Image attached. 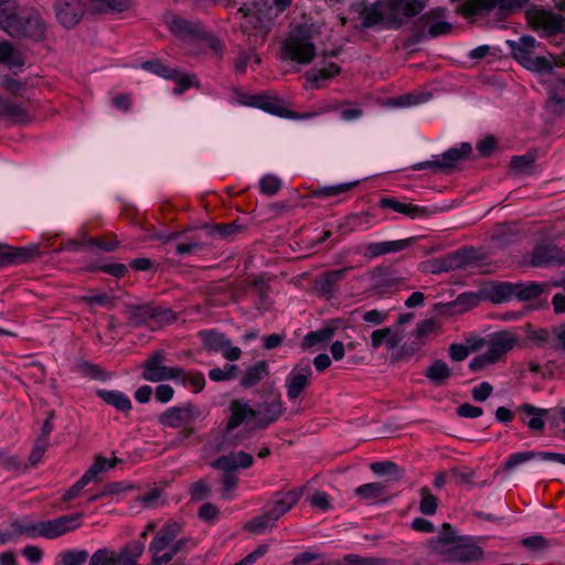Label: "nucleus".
<instances>
[{
	"label": "nucleus",
	"instance_id": "f257e3e1",
	"mask_svg": "<svg viewBox=\"0 0 565 565\" xmlns=\"http://www.w3.org/2000/svg\"><path fill=\"white\" fill-rule=\"evenodd\" d=\"M424 9L422 0H377L359 11L364 29L381 25L387 30L401 28Z\"/></svg>",
	"mask_w": 565,
	"mask_h": 565
},
{
	"label": "nucleus",
	"instance_id": "f03ea898",
	"mask_svg": "<svg viewBox=\"0 0 565 565\" xmlns=\"http://www.w3.org/2000/svg\"><path fill=\"white\" fill-rule=\"evenodd\" d=\"M180 532L181 524L174 520H169L157 532L149 544V551L152 555V565L167 564L177 553L188 545H194V542L188 537L175 540Z\"/></svg>",
	"mask_w": 565,
	"mask_h": 565
},
{
	"label": "nucleus",
	"instance_id": "7ed1b4c3",
	"mask_svg": "<svg viewBox=\"0 0 565 565\" xmlns=\"http://www.w3.org/2000/svg\"><path fill=\"white\" fill-rule=\"evenodd\" d=\"M317 55L316 45L312 42L311 31L305 24L295 26L280 44V57L307 65Z\"/></svg>",
	"mask_w": 565,
	"mask_h": 565
},
{
	"label": "nucleus",
	"instance_id": "20e7f679",
	"mask_svg": "<svg viewBox=\"0 0 565 565\" xmlns=\"http://www.w3.org/2000/svg\"><path fill=\"white\" fill-rule=\"evenodd\" d=\"M164 22L169 31L181 40H207L214 50L221 47L220 42L211 38L200 22L190 21L175 14H167Z\"/></svg>",
	"mask_w": 565,
	"mask_h": 565
},
{
	"label": "nucleus",
	"instance_id": "39448f33",
	"mask_svg": "<svg viewBox=\"0 0 565 565\" xmlns=\"http://www.w3.org/2000/svg\"><path fill=\"white\" fill-rule=\"evenodd\" d=\"M0 26L11 36H34L43 35V25L36 17H30L22 21L17 14H4L0 12Z\"/></svg>",
	"mask_w": 565,
	"mask_h": 565
},
{
	"label": "nucleus",
	"instance_id": "423d86ee",
	"mask_svg": "<svg viewBox=\"0 0 565 565\" xmlns=\"http://www.w3.org/2000/svg\"><path fill=\"white\" fill-rule=\"evenodd\" d=\"M83 513L62 515L53 520L36 522L38 537L54 540L81 526Z\"/></svg>",
	"mask_w": 565,
	"mask_h": 565
},
{
	"label": "nucleus",
	"instance_id": "0eeeda50",
	"mask_svg": "<svg viewBox=\"0 0 565 565\" xmlns=\"http://www.w3.org/2000/svg\"><path fill=\"white\" fill-rule=\"evenodd\" d=\"M313 376L310 363L300 362L288 373L285 380L286 394L290 402L296 403L309 386Z\"/></svg>",
	"mask_w": 565,
	"mask_h": 565
},
{
	"label": "nucleus",
	"instance_id": "6e6552de",
	"mask_svg": "<svg viewBox=\"0 0 565 565\" xmlns=\"http://www.w3.org/2000/svg\"><path fill=\"white\" fill-rule=\"evenodd\" d=\"M142 379L149 382H162L177 379L182 375L181 367L164 365V354L156 352L143 362Z\"/></svg>",
	"mask_w": 565,
	"mask_h": 565
},
{
	"label": "nucleus",
	"instance_id": "1a4fd4ad",
	"mask_svg": "<svg viewBox=\"0 0 565 565\" xmlns=\"http://www.w3.org/2000/svg\"><path fill=\"white\" fill-rule=\"evenodd\" d=\"M201 416V411L193 404L182 407H170L159 417L164 427L188 429Z\"/></svg>",
	"mask_w": 565,
	"mask_h": 565
},
{
	"label": "nucleus",
	"instance_id": "9d476101",
	"mask_svg": "<svg viewBox=\"0 0 565 565\" xmlns=\"http://www.w3.org/2000/svg\"><path fill=\"white\" fill-rule=\"evenodd\" d=\"M228 411L230 415L224 430L226 435L242 425H250L257 416V412L244 399H233Z\"/></svg>",
	"mask_w": 565,
	"mask_h": 565
},
{
	"label": "nucleus",
	"instance_id": "9b49d317",
	"mask_svg": "<svg viewBox=\"0 0 565 565\" xmlns=\"http://www.w3.org/2000/svg\"><path fill=\"white\" fill-rule=\"evenodd\" d=\"M521 420L529 427L530 430L537 433L542 431L545 423L550 422L553 425V408H540L532 404H523L518 408Z\"/></svg>",
	"mask_w": 565,
	"mask_h": 565
},
{
	"label": "nucleus",
	"instance_id": "f8f14e48",
	"mask_svg": "<svg viewBox=\"0 0 565 565\" xmlns=\"http://www.w3.org/2000/svg\"><path fill=\"white\" fill-rule=\"evenodd\" d=\"M472 151V147L468 142H463L458 148H450L441 154L440 159L420 162L416 166V170L427 168L448 169L455 167L460 160L467 158Z\"/></svg>",
	"mask_w": 565,
	"mask_h": 565
},
{
	"label": "nucleus",
	"instance_id": "ddd939ff",
	"mask_svg": "<svg viewBox=\"0 0 565 565\" xmlns=\"http://www.w3.org/2000/svg\"><path fill=\"white\" fill-rule=\"evenodd\" d=\"M526 17L533 29L547 34L557 33L564 28V19L561 15L544 10L529 11Z\"/></svg>",
	"mask_w": 565,
	"mask_h": 565
},
{
	"label": "nucleus",
	"instance_id": "4468645a",
	"mask_svg": "<svg viewBox=\"0 0 565 565\" xmlns=\"http://www.w3.org/2000/svg\"><path fill=\"white\" fill-rule=\"evenodd\" d=\"M303 487L291 489L287 492H277L266 508L271 512L274 519L279 520L285 513L291 510L301 499Z\"/></svg>",
	"mask_w": 565,
	"mask_h": 565
},
{
	"label": "nucleus",
	"instance_id": "2eb2a0df",
	"mask_svg": "<svg viewBox=\"0 0 565 565\" xmlns=\"http://www.w3.org/2000/svg\"><path fill=\"white\" fill-rule=\"evenodd\" d=\"M533 459L553 460L565 466V454L529 450L511 454L504 461V469L513 470L516 467L526 463Z\"/></svg>",
	"mask_w": 565,
	"mask_h": 565
},
{
	"label": "nucleus",
	"instance_id": "dca6fc26",
	"mask_svg": "<svg viewBox=\"0 0 565 565\" xmlns=\"http://www.w3.org/2000/svg\"><path fill=\"white\" fill-rule=\"evenodd\" d=\"M518 337L510 331L495 332L490 337L487 354L497 363L516 344Z\"/></svg>",
	"mask_w": 565,
	"mask_h": 565
},
{
	"label": "nucleus",
	"instance_id": "f3484780",
	"mask_svg": "<svg viewBox=\"0 0 565 565\" xmlns=\"http://www.w3.org/2000/svg\"><path fill=\"white\" fill-rule=\"evenodd\" d=\"M379 206L382 210H392L412 220L423 218L428 215L427 207L402 201L393 196L382 198L379 201Z\"/></svg>",
	"mask_w": 565,
	"mask_h": 565
},
{
	"label": "nucleus",
	"instance_id": "a211bd4d",
	"mask_svg": "<svg viewBox=\"0 0 565 565\" xmlns=\"http://www.w3.org/2000/svg\"><path fill=\"white\" fill-rule=\"evenodd\" d=\"M55 10L57 20L66 28L77 24L84 14L82 0H56Z\"/></svg>",
	"mask_w": 565,
	"mask_h": 565
},
{
	"label": "nucleus",
	"instance_id": "6ab92c4d",
	"mask_svg": "<svg viewBox=\"0 0 565 565\" xmlns=\"http://www.w3.org/2000/svg\"><path fill=\"white\" fill-rule=\"evenodd\" d=\"M254 463V458L245 451H234L218 457L213 461L212 467L223 472H232L242 468L247 469Z\"/></svg>",
	"mask_w": 565,
	"mask_h": 565
},
{
	"label": "nucleus",
	"instance_id": "aec40b11",
	"mask_svg": "<svg viewBox=\"0 0 565 565\" xmlns=\"http://www.w3.org/2000/svg\"><path fill=\"white\" fill-rule=\"evenodd\" d=\"M531 265L534 267L565 265V252L553 245L537 246L533 250Z\"/></svg>",
	"mask_w": 565,
	"mask_h": 565
},
{
	"label": "nucleus",
	"instance_id": "412c9836",
	"mask_svg": "<svg viewBox=\"0 0 565 565\" xmlns=\"http://www.w3.org/2000/svg\"><path fill=\"white\" fill-rule=\"evenodd\" d=\"M38 255L36 246L14 248L0 244V267L23 264Z\"/></svg>",
	"mask_w": 565,
	"mask_h": 565
},
{
	"label": "nucleus",
	"instance_id": "4be33fe9",
	"mask_svg": "<svg viewBox=\"0 0 565 565\" xmlns=\"http://www.w3.org/2000/svg\"><path fill=\"white\" fill-rule=\"evenodd\" d=\"M162 313L171 316L170 310L162 311L160 308H153L149 305L141 306H126L125 315L129 320V323L134 327H139L147 323L150 319L158 318Z\"/></svg>",
	"mask_w": 565,
	"mask_h": 565
},
{
	"label": "nucleus",
	"instance_id": "5701e85b",
	"mask_svg": "<svg viewBox=\"0 0 565 565\" xmlns=\"http://www.w3.org/2000/svg\"><path fill=\"white\" fill-rule=\"evenodd\" d=\"M479 297L472 292L461 294L454 301L438 305V312L441 316L450 317L461 315L475 308Z\"/></svg>",
	"mask_w": 565,
	"mask_h": 565
},
{
	"label": "nucleus",
	"instance_id": "b1692460",
	"mask_svg": "<svg viewBox=\"0 0 565 565\" xmlns=\"http://www.w3.org/2000/svg\"><path fill=\"white\" fill-rule=\"evenodd\" d=\"M337 329V323L331 321L317 331L308 332L301 341V348L307 350L313 347L326 345L331 341Z\"/></svg>",
	"mask_w": 565,
	"mask_h": 565
},
{
	"label": "nucleus",
	"instance_id": "393cba45",
	"mask_svg": "<svg viewBox=\"0 0 565 565\" xmlns=\"http://www.w3.org/2000/svg\"><path fill=\"white\" fill-rule=\"evenodd\" d=\"M0 115L15 124L29 122L31 114L22 105L0 97Z\"/></svg>",
	"mask_w": 565,
	"mask_h": 565
},
{
	"label": "nucleus",
	"instance_id": "a878e982",
	"mask_svg": "<svg viewBox=\"0 0 565 565\" xmlns=\"http://www.w3.org/2000/svg\"><path fill=\"white\" fill-rule=\"evenodd\" d=\"M143 541L139 540L127 543L118 553H116L118 565H137L139 558L143 554Z\"/></svg>",
	"mask_w": 565,
	"mask_h": 565
},
{
	"label": "nucleus",
	"instance_id": "bb28decb",
	"mask_svg": "<svg viewBox=\"0 0 565 565\" xmlns=\"http://www.w3.org/2000/svg\"><path fill=\"white\" fill-rule=\"evenodd\" d=\"M354 492L361 501L372 504L387 494V486L383 482H370L359 486Z\"/></svg>",
	"mask_w": 565,
	"mask_h": 565
},
{
	"label": "nucleus",
	"instance_id": "cd10ccee",
	"mask_svg": "<svg viewBox=\"0 0 565 565\" xmlns=\"http://www.w3.org/2000/svg\"><path fill=\"white\" fill-rule=\"evenodd\" d=\"M424 375L435 386H444L448 382V380L452 376V371L448 366V364L443 360H435L433 363L425 370Z\"/></svg>",
	"mask_w": 565,
	"mask_h": 565
},
{
	"label": "nucleus",
	"instance_id": "c85d7f7f",
	"mask_svg": "<svg viewBox=\"0 0 565 565\" xmlns=\"http://www.w3.org/2000/svg\"><path fill=\"white\" fill-rule=\"evenodd\" d=\"M482 557V548L470 542L457 544L450 550V558L457 562H472Z\"/></svg>",
	"mask_w": 565,
	"mask_h": 565
},
{
	"label": "nucleus",
	"instance_id": "c756f323",
	"mask_svg": "<svg viewBox=\"0 0 565 565\" xmlns=\"http://www.w3.org/2000/svg\"><path fill=\"white\" fill-rule=\"evenodd\" d=\"M97 396L119 412L127 413L132 407L130 398L120 391L98 390Z\"/></svg>",
	"mask_w": 565,
	"mask_h": 565
},
{
	"label": "nucleus",
	"instance_id": "7c9ffc66",
	"mask_svg": "<svg viewBox=\"0 0 565 565\" xmlns=\"http://www.w3.org/2000/svg\"><path fill=\"white\" fill-rule=\"evenodd\" d=\"M268 374V366L266 362H258L249 366L241 379L243 387H253L258 384Z\"/></svg>",
	"mask_w": 565,
	"mask_h": 565
},
{
	"label": "nucleus",
	"instance_id": "2f4dec72",
	"mask_svg": "<svg viewBox=\"0 0 565 565\" xmlns=\"http://www.w3.org/2000/svg\"><path fill=\"white\" fill-rule=\"evenodd\" d=\"M277 519H274L271 512L265 508V512L250 521H248L245 527L254 534H263L268 530H271Z\"/></svg>",
	"mask_w": 565,
	"mask_h": 565
},
{
	"label": "nucleus",
	"instance_id": "473e14b6",
	"mask_svg": "<svg viewBox=\"0 0 565 565\" xmlns=\"http://www.w3.org/2000/svg\"><path fill=\"white\" fill-rule=\"evenodd\" d=\"M512 54L515 60L521 64V55L530 57L536 47V41L533 36L525 35L519 39L518 42H510Z\"/></svg>",
	"mask_w": 565,
	"mask_h": 565
},
{
	"label": "nucleus",
	"instance_id": "72a5a7b5",
	"mask_svg": "<svg viewBox=\"0 0 565 565\" xmlns=\"http://www.w3.org/2000/svg\"><path fill=\"white\" fill-rule=\"evenodd\" d=\"M89 554L86 550L70 548L58 553V562L55 565H84Z\"/></svg>",
	"mask_w": 565,
	"mask_h": 565
},
{
	"label": "nucleus",
	"instance_id": "f704fd0d",
	"mask_svg": "<svg viewBox=\"0 0 565 565\" xmlns=\"http://www.w3.org/2000/svg\"><path fill=\"white\" fill-rule=\"evenodd\" d=\"M200 335L204 347L213 352H221L230 340L224 333L214 330L202 331Z\"/></svg>",
	"mask_w": 565,
	"mask_h": 565
},
{
	"label": "nucleus",
	"instance_id": "c9c22d12",
	"mask_svg": "<svg viewBox=\"0 0 565 565\" xmlns=\"http://www.w3.org/2000/svg\"><path fill=\"white\" fill-rule=\"evenodd\" d=\"M545 285L534 281L515 284L514 297L522 300H530L539 297L544 291Z\"/></svg>",
	"mask_w": 565,
	"mask_h": 565
},
{
	"label": "nucleus",
	"instance_id": "e433bc0d",
	"mask_svg": "<svg viewBox=\"0 0 565 565\" xmlns=\"http://www.w3.org/2000/svg\"><path fill=\"white\" fill-rule=\"evenodd\" d=\"M521 65L540 74H550L553 72V63L545 56L532 55L530 57H523V55H521Z\"/></svg>",
	"mask_w": 565,
	"mask_h": 565
},
{
	"label": "nucleus",
	"instance_id": "4c0bfd02",
	"mask_svg": "<svg viewBox=\"0 0 565 565\" xmlns=\"http://www.w3.org/2000/svg\"><path fill=\"white\" fill-rule=\"evenodd\" d=\"M177 383L189 386L193 393H200L205 386V377L201 372L186 373L182 369V375L174 379Z\"/></svg>",
	"mask_w": 565,
	"mask_h": 565
},
{
	"label": "nucleus",
	"instance_id": "58836bf2",
	"mask_svg": "<svg viewBox=\"0 0 565 565\" xmlns=\"http://www.w3.org/2000/svg\"><path fill=\"white\" fill-rule=\"evenodd\" d=\"M36 522L13 521L11 523V533L6 534L2 542L11 540L12 536L25 535L28 537H38Z\"/></svg>",
	"mask_w": 565,
	"mask_h": 565
},
{
	"label": "nucleus",
	"instance_id": "ea45409f",
	"mask_svg": "<svg viewBox=\"0 0 565 565\" xmlns=\"http://www.w3.org/2000/svg\"><path fill=\"white\" fill-rule=\"evenodd\" d=\"M136 502L143 509H156L164 502L163 492L159 488H152L138 495Z\"/></svg>",
	"mask_w": 565,
	"mask_h": 565
},
{
	"label": "nucleus",
	"instance_id": "a19ab883",
	"mask_svg": "<svg viewBox=\"0 0 565 565\" xmlns=\"http://www.w3.org/2000/svg\"><path fill=\"white\" fill-rule=\"evenodd\" d=\"M398 340L392 334L390 328L377 329L371 334V345L373 349H379L381 345L386 344L388 349H394Z\"/></svg>",
	"mask_w": 565,
	"mask_h": 565
},
{
	"label": "nucleus",
	"instance_id": "79ce46f5",
	"mask_svg": "<svg viewBox=\"0 0 565 565\" xmlns=\"http://www.w3.org/2000/svg\"><path fill=\"white\" fill-rule=\"evenodd\" d=\"M141 68L159 77L169 79L175 76V68H172L159 60L141 63Z\"/></svg>",
	"mask_w": 565,
	"mask_h": 565
},
{
	"label": "nucleus",
	"instance_id": "37998d69",
	"mask_svg": "<svg viewBox=\"0 0 565 565\" xmlns=\"http://www.w3.org/2000/svg\"><path fill=\"white\" fill-rule=\"evenodd\" d=\"M545 107L554 116L565 117V95H559L555 89L551 88Z\"/></svg>",
	"mask_w": 565,
	"mask_h": 565
},
{
	"label": "nucleus",
	"instance_id": "c03bdc74",
	"mask_svg": "<svg viewBox=\"0 0 565 565\" xmlns=\"http://www.w3.org/2000/svg\"><path fill=\"white\" fill-rule=\"evenodd\" d=\"M419 511L425 515H434L438 508V499L435 497L427 487L419 490Z\"/></svg>",
	"mask_w": 565,
	"mask_h": 565
},
{
	"label": "nucleus",
	"instance_id": "a18cd8bd",
	"mask_svg": "<svg viewBox=\"0 0 565 565\" xmlns=\"http://www.w3.org/2000/svg\"><path fill=\"white\" fill-rule=\"evenodd\" d=\"M88 561V565H118L116 552L107 547L95 551Z\"/></svg>",
	"mask_w": 565,
	"mask_h": 565
},
{
	"label": "nucleus",
	"instance_id": "49530a36",
	"mask_svg": "<svg viewBox=\"0 0 565 565\" xmlns=\"http://www.w3.org/2000/svg\"><path fill=\"white\" fill-rule=\"evenodd\" d=\"M175 82L173 88L174 95H182L185 90L196 84V77L193 74L180 72L175 68V76L171 78Z\"/></svg>",
	"mask_w": 565,
	"mask_h": 565
},
{
	"label": "nucleus",
	"instance_id": "de8ad7c7",
	"mask_svg": "<svg viewBox=\"0 0 565 565\" xmlns=\"http://www.w3.org/2000/svg\"><path fill=\"white\" fill-rule=\"evenodd\" d=\"M328 110H338L340 118L344 121L356 120L361 118L363 114L362 109L359 106L352 105L350 103H342L339 107L329 106Z\"/></svg>",
	"mask_w": 565,
	"mask_h": 565
},
{
	"label": "nucleus",
	"instance_id": "09e8293b",
	"mask_svg": "<svg viewBox=\"0 0 565 565\" xmlns=\"http://www.w3.org/2000/svg\"><path fill=\"white\" fill-rule=\"evenodd\" d=\"M117 458H114L111 460H107L105 458L98 457L96 458L94 465L84 473V476L90 481H95L97 479V476L109 469L114 468L117 463Z\"/></svg>",
	"mask_w": 565,
	"mask_h": 565
},
{
	"label": "nucleus",
	"instance_id": "8fccbe9b",
	"mask_svg": "<svg viewBox=\"0 0 565 565\" xmlns=\"http://www.w3.org/2000/svg\"><path fill=\"white\" fill-rule=\"evenodd\" d=\"M117 458H114L111 460H107L105 458L98 457L96 458L94 465L84 473V476L90 481H95L97 479V476L109 469L114 468L117 463Z\"/></svg>",
	"mask_w": 565,
	"mask_h": 565
},
{
	"label": "nucleus",
	"instance_id": "3c124183",
	"mask_svg": "<svg viewBox=\"0 0 565 565\" xmlns=\"http://www.w3.org/2000/svg\"><path fill=\"white\" fill-rule=\"evenodd\" d=\"M237 365L227 364L224 369L214 367L210 370L209 377L213 382L231 381L237 376Z\"/></svg>",
	"mask_w": 565,
	"mask_h": 565
},
{
	"label": "nucleus",
	"instance_id": "603ef678",
	"mask_svg": "<svg viewBox=\"0 0 565 565\" xmlns=\"http://www.w3.org/2000/svg\"><path fill=\"white\" fill-rule=\"evenodd\" d=\"M252 63H260V57L257 55V53L253 50L241 51L234 61V67L236 72L243 73L246 71L247 65Z\"/></svg>",
	"mask_w": 565,
	"mask_h": 565
},
{
	"label": "nucleus",
	"instance_id": "864d4df0",
	"mask_svg": "<svg viewBox=\"0 0 565 565\" xmlns=\"http://www.w3.org/2000/svg\"><path fill=\"white\" fill-rule=\"evenodd\" d=\"M281 188V181L274 174H265L259 181L260 193L271 196L278 193Z\"/></svg>",
	"mask_w": 565,
	"mask_h": 565
},
{
	"label": "nucleus",
	"instance_id": "5fc2aeb1",
	"mask_svg": "<svg viewBox=\"0 0 565 565\" xmlns=\"http://www.w3.org/2000/svg\"><path fill=\"white\" fill-rule=\"evenodd\" d=\"M426 99L416 94H405L398 97L390 98L387 105L392 107L405 108L416 106Z\"/></svg>",
	"mask_w": 565,
	"mask_h": 565
},
{
	"label": "nucleus",
	"instance_id": "6e6d98bb",
	"mask_svg": "<svg viewBox=\"0 0 565 565\" xmlns=\"http://www.w3.org/2000/svg\"><path fill=\"white\" fill-rule=\"evenodd\" d=\"M534 163V157L531 154L514 156L511 159V168L519 173H530Z\"/></svg>",
	"mask_w": 565,
	"mask_h": 565
},
{
	"label": "nucleus",
	"instance_id": "4d7b16f0",
	"mask_svg": "<svg viewBox=\"0 0 565 565\" xmlns=\"http://www.w3.org/2000/svg\"><path fill=\"white\" fill-rule=\"evenodd\" d=\"M310 505L319 511H329L332 509L329 495L323 491H316L308 497Z\"/></svg>",
	"mask_w": 565,
	"mask_h": 565
},
{
	"label": "nucleus",
	"instance_id": "13d9d810",
	"mask_svg": "<svg viewBox=\"0 0 565 565\" xmlns=\"http://www.w3.org/2000/svg\"><path fill=\"white\" fill-rule=\"evenodd\" d=\"M480 6L484 9H492L499 7L501 9H512L521 7L530 0H478Z\"/></svg>",
	"mask_w": 565,
	"mask_h": 565
},
{
	"label": "nucleus",
	"instance_id": "bf43d9fd",
	"mask_svg": "<svg viewBox=\"0 0 565 565\" xmlns=\"http://www.w3.org/2000/svg\"><path fill=\"white\" fill-rule=\"evenodd\" d=\"M355 183H341L335 185L322 186L315 191V196H334L348 192Z\"/></svg>",
	"mask_w": 565,
	"mask_h": 565
},
{
	"label": "nucleus",
	"instance_id": "052dcab7",
	"mask_svg": "<svg viewBox=\"0 0 565 565\" xmlns=\"http://www.w3.org/2000/svg\"><path fill=\"white\" fill-rule=\"evenodd\" d=\"M86 248L96 247L98 249L105 250V252H111L116 248L118 245V241L113 238H89L85 241Z\"/></svg>",
	"mask_w": 565,
	"mask_h": 565
},
{
	"label": "nucleus",
	"instance_id": "680f3d73",
	"mask_svg": "<svg viewBox=\"0 0 565 565\" xmlns=\"http://www.w3.org/2000/svg\"><path fill=\"white\" fill-rule=\"evenodd\" d=\"M460 265L459 256L457 254L445 257L433 265V273L452 270Z\"/></svg>",
	"mask_w": 565,
	"mask_h": 565
},
{
	"label": "nucleus",
	"instance_id": "e2e57ef3",
	"mask_svg": "<svg viewBox=\"0 0 565 565\" xmlns=\"http://www.w3.org/2000/svg\"><path fill=\"white\" fill-rule=\"evenodd\" d=\"M47 446H49L47 439L36 438L34 446L31 450L30 457H29V460L32 466H35L41 461L44 452L47 449Z\"/></svg>",
	"mask_w": 565,
	"mask_h": 565
},
{
	"label": "nucleus",
	"instance_id": "0e129e2a",
	"mask_svg": "<svg viewBox=\"0 0 565 565\" xmlns=\"http://www.w3.org/2000/svg\"><path fill=\"white\" fill-rule=\"evenodd\" d=\"M413 242H414L413 237L405 238V239L382 242L384 255L401 252V250L407 248L408 246H411Z\"/></svg>",
	"mask_w": 565,
	"mask_h": 565
},
{
	"label": "nucleus",
	"instance_id": "69168bd1",
	"mask_svg": "<svg viewBox=\"0 0 565 565\" xmlns=\"http://www.w3.org/2000/svg\"><path fill=\"white\" fill-rule=\"evenodd\" d=\"M90 483V481L83 475L63 495L64 501H71L79 497L83 489Z\"/></svg>",
	"mask_w": 565,
	"mask_h": 565
},
{
	"label": "nucleus",
	"instance_id": "338daca9",
	"mask_svg": "<svg viewBox=\"0 0 565 565\" xmlns=\"http://www.w3.org/2000/svg\"><path fill=\"white\" fill-rule=\"evenodd\" d=\"M387 318L388 313L386 311H381L377 309L366 311L362 316V320L371 326H379L386 321Z\"/></svg>",
	"mask_w": 565,
	"mask_h": 565
},
{
	"label": "nucleus",
	"instance_id": "774afa93",
	"mask_svg": "<svg viewBox=\"0 0 565 565\" xmlns=\"http://www.w3.org/2000/svg\"><path fill=\"white\" fill-rule=\"evenodd\" d=\"M83 300L90 306L113 307V299L106 294H92L83 297Z\"/></svg>",
	"mask_w": 565,
	"mask_h": 565
}]
</instances>
